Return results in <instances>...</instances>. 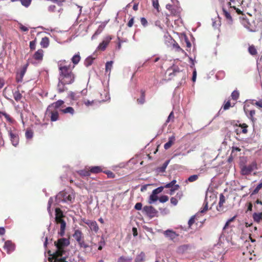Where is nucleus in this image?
<instances>
[{
	"label": "nucleus",
	"mask_w": 262,
	"mask_h": 262,
	"mask_svg": "<svg viewBox=\"0 0 262 262\" xmlns=\"http://www.w3.org/2000/svg\"><path fill=\"white\" fill-rule=\"evenodd\" d=\"M82 221L89 227L92 231L94 232L95 233L98 232L99 228L96 221L85 219H83Z\"/></svg>",
	"instance_id": "7"
},
{
	"label": "nucleus",
	"mask_w": 262,
	"mask_h": 262,
	"mask_svg": "<svg viewBox=\"0 0 262 262\" xmlns=\"http://www.w3.org/2000/svg\"><path fill=\"white\" fill-rule=\"evenodd\" d=\"M170 202L175 206L178 204V199L176 198L172 197L170 199Z\"/></svg>",
	"instance_id": "56"
},
{
	"label": "nucleus",
	"mask_w": 262,
	"mask_h": 262,
	"mask_svg": "<svg viewBox=\"0 0 262 262\" xmlns=\"http://www.w3.org/2000/svg\"><path fill=\"white\" fill-rule=\"evenodd\" d=\"M28 66V64H26L25 66H24L20 72V77L21 79L23 78V76H24V75L27 71Z\"/></svg>",
	"instance_id": "42"
},
{
	"label": "nucleus",
	"mask_w": 262,
	"mask_h": 262,
	"mask_svg": "<svg viewBox=\"0 0 262 262\" xmlns=\"http://www.w3.org/2000/svg\"><path fill=\"white\" fill-rule=\"evenodd\" d=\"M261 188H262V182L257 185V186L256 187V188L252 191L251 194L254 195V194H257Z\"/></svg>",
	"instance_id": "37"
},
{
	"label": "nucleus",
	"mask_w": 262,
	"mask_h": 262,
	"mask_svg": "<svg viewBox=\"0 0 262 262\" xmlns=\"http://www.w3.org/2000/svg\"><path fill=\"white\" fill-rule=\"evenodd\" d=\"M60 70V76L59 80L66 84H71L74 80V76L70 68L67 66H62L61 63H59Z\"/></svg>",
	"instance_id": "3"
},
{
	"label": "nucleus",
	"mask_w": 262,
	"mask_h": 262,
	"mask_svg": "<svg viewBox=\"0 0 262 262\" xmlns=\"http://www.w3.org/2000/svg\"><path fill=\"white\" fill-rule=\"evenodd\" d=\"M9 135L10 136L12 144L13 146H16L19 142L18 135L16 133H13L10 130H9Z\"/></svg>",
	"instance_id": "10"
},
{
	"label": "nucleus",
	"mask_w": 262,
	"mask_h": 262,
	"mask_svg": "<svg viewBox=\"0 0 262 262\" xmlns=\"http://www.w3.org/2000/svg\"><path fill=\"white\" fill-rule=\"evenodd\" d=\"M80 60V56L79 54H75L72 58V62L75 64H77L79 62Z\"/></svg>",
	"instance_id": "31"
},
{
	"label": "nucleus",
	"mask_w": 262,
	"mask_h": 262,
	"mask_svg": "<svg viewBox=\"0 0 262 262\" xmlns=\"http://www.w3.org/2000/svg\"><path fill=\"white\" fill-rule=\"evenodd\" d=\"M56 250L54 254V257L57 260H64L65 254L64 247L69 244L68 239L62 238L59 239L57 242H55Z\"/></svg>",
	"instance_id": "2"
},
{
	"label": "nucleus",
	"mask_w": 262,
	"mask_h": 262,
	"mask_svg": "<svg viewBox=\"0 0 262 262\" xmlns=\"http://www.w3.org/2000/svg\"><path fill=\"white\" fill-rule=\"evenodd\" d=\"M142 207V204L141 203H137L135 206V208L137 210H141Z\"/></svg>",
	"instance_id": "55"
},
{
	"label": "nucleus",
	"mask_w": 262,
	"mask_h": 262,
	"mask_svg": "<svg viewBox=\"0 0 262 262\" xmlns=\"http://www.w3.org/2000/svg\"><path fill=\"white\" fill-rule=\"evenodd\" d=\"M78 243L81 247H83L84 248H86L89 247V246L86 244H85V242L83 241H82V239L80 241V242H78Z\"/></svg>",
	"instance_id": "53"
},
{
	"label": "nucleus",
	"mask_w": 262,
	"mask_h": 262,
	"mask_svg": "<svg viewBox=\"0 0 262 262\" xmlns=\"http://www.w3.org/2000/svg\"><path fill=\"white\" fill-rule=\"evenodd\" d=\"M65 84H66L63 82L60 81V80H59V83L57 86L58 91H59V92L62 93L66 90L64 88Z\"/></svg>",
	"instance_id": "28"
},
{
	"label": "nucleus",
	"mask_w": 262,
	"mask_h": 262,
	"mask_svg": "<svg viewBox=\"0 0 262 262\" xmlns=\"http://www.w3.org/2000/svg\"><path fill=\"white\" fill-rule=\"evenodd\" d=\"M169 160L166 161V162H165L163 164V165H162L161 167H159V168H158V171H159V172H164V171H165V169H166V167H167V165H168V164H169Z\"/></svg>",
	"instance_id": "34"
},
{
	"label": "nucleus",
	"mask_w": 262,
	"mask_h": 262,
	"mask_svg": "<svg viewBox=\"0 0 262 262\" xmlns=\"http://www.w3.org/2000/svg\"><path fill=\"white\" fill-rule=\"evenodd\" d=\"M176 180H172L171 182L169 183H167L166 184L164 187H163L164 188H171V187H172L174 184H176Z\"/></svg>",
	"instance_id": "46"
},
{
	"label": "nucleus",
	"mask_w": 262,
	"mask_h": 262,
	"mask_svg": "<svg viewBox=\"0 0 262 262\" xmlns=\"http://www.w3.org/2000/svg\"><path fill=\"white\" fill-rule=\"evenodd\" d=\"M75 94L74 92H71L69 94V97L72 100H75L76 98L75 97Z\"/></svg>",
	"instance_id": "62"
},
{
	"label": "nucleus",
	"mask_w": 262,
	"mask_h": 262,
	"mask_svg": "<svg viewBox=\"0 0 262 262\" xmlns=\"http://www.w3.org/2000/svg\"><path fill=\"white\" fill-rule=\"evenodd\" d=\"M195 222V217L194 216H192L189 220L188 221V225L189 227H190L191 225L194 223Z\"/></svg>",
	"instance_id": "54"
},
{
	"label": "nucleus",
	"mask_w": 262,
	"mask_h": 262,
	"mask_svg": "<svg viewBox=\"0 0 262 262\" xmlns=\"http://www.w3.org/2000/svg\"><path fill=\"white\" fill-rule=\"evenodd\" d=\"M75 194L73 190L68 189L59 192L55 197V201L57 204L65 203L68 204L74 202Z\"/></svg>",
	"instance_id": "1"
},
{
	"label": "nucleus",
	"mask_w": 262,
	"mask_h": 262,
	"mask_svg": "<svg viewBox=\"0 0 262 262\" xmlns=\"http://www.w3.org/2000/svg\"><path fill=\"white\" fill-rule=\"evenodd\" d=\"M4 116L7 120L11 123L13 122V120L10 117V116L7 114H4Z\"/></svg>",
	"instance_id": "59"
},
{
	"label": "nucleus",
	"mask_w": 262,
	"mask_h": 262,
	"mask_svg": "<svg viewBox=\"0 0 262 262\" xmlns=\"http://www.w3.org/2000/svg\"><path fill=\"white\" fill-rule=\"evenodd\" d=\"M253 104L255 105L258 107L262 108V99L259 101H255V102L253 103Z\"/></svg>",
	"instance_id": "51"
},
{
	"label": "nucleus",
	"mask_w": 262,
	"mask_h": 262,
	"mask_svg": "<svg viewBox=\"0 0 262 262\" xmlns=\"http://www.w3.org/2000/svg\"><path fill=\"white\" fill-rule=\"evenodd\" d=\"M138 102L140 104H143L145 102V95L144 93L142 92L141 97L137 100Z\"/></svg>",
	"instance_id": "45"
},
{
	"label": "nucleus",
	"mask_w": 262,
	"mask_h": 262,
	"mask_svg": "<svg viewBox=\"0 0 262 262\" xmlns=\"http://www.w3.org/2000/svg\"><path fill=\"white\" fill-rule=\"evenodd\" d=\"M60 111L63 114L69 113L71 115H73L75 112L74 108L71 106L68 107L66 108H61L60 110Z\"/></svg>",
	"instance_id": "24"
},
{
	"label": "nucleus",
	"mask_w": 262,
	"mask_h": 262,
	"mask_svg": "<svg viewBox=\"0 0 262 262\" xmlns=\"http://www.w3.org/2000/svg\"><path fill=\"white\" fill-rule=\"evenodd\" d=\"M32 0H20L21 4L26 7H28L31 4Z\"/></svg>",
	"instance_id": "44"
},
{
	"label": "nucleus",
	"mask_w": 262,
	"mask_h": 262,
	"mask_svg": "<svg viewBox=\"0 0 262 262\" xmlns=\"http://www.w3.org/2000/svg\"><path fill=\"white\" fill-rule=\"evenodd\" d=\"M239 97V93L237 91H234L231 94V97L233 100H237Z\"/></svg>",
	"instance_id": "41"
},
{
	"label": "nucleus",
	"mask_w": 262,
	"mask_h": 262,
	"mask_svg": "<svg viewBox=\"0 0 262 262\" xmlns=\"http://www.w3.org/2000/svg\"><path fill=\"white\" fill-rule=\"evenodd\" d=\"M163 189L164 187L163 186H160L153 190L151 194L149 196L148 203L149 204H152L154 202H156L158 199L157 194L163 191Z\"/></svg>",
	"instance_id": "6"
},
{
	"label": "nucleus",
	"mask_w": 262,
	"mask_h": 262,
	"mask_svg": "<svg viewBox=\"0 0 262 262\" xmlns=\"http://www.w3.org/2000/svg\"><path fill=\"white\" fill-rule=\"evenodd\" d=\"M257 169V164L255 162H252L248 165L243 166L241 168V173L243 175H248L251 173L254 170Z\"/></svg>",
	"instance_id": "5"
},
{
	"label": "nucleus",
	"mask_w": 262,
	"mask_h": 262,
	"mask_svg": "<svg viewBox=\"0 0 262 262\" xmlns=\"http://www.w3.org/2000/svg\"><path fill=\"white\" fill-rule=\"evenodd\" d=\"M174 141H175V136H174L173 135V136L169 137L168 141L164 144V148L165 149H168V148H169L171 147V146L173 144Z\"/></svg>",
	"instance_id": "20"
},
{
	"label": "nucleus",
	"mask_w": 262,
	"mask_h": 262,
	"mask_svg": "<svg viewBox=\"0 0 262 262\" xmlns=\"http://www.w3.org/2000/svg\"><path fill=\"white\" fill-rule=\"evenodd\" d=\"M101 171L102 169L101 167L99 166L92 167L90 169V171L92 173H97L101 172Z\"/></svg>",
	"instance_id": "33"
},
{
	"label": "nucleus",
	"mask_w": 262,
	"mask_h": 262,
	"mask_svg": "<svg viewBox=\"0 0 262 262\" xmlns=\"http://www.w3.org/2000/svg\"><path fill=\"white\" fill-rule=\"evenodd\" d=\"M43 55V51L42 50H37L34 54L33 58L37 60H41Z\"/></svg>",
	"instance_id": "19"
},
{
	"label": "nucleus",
	"mask_w": 262,
	"mask_h": 262,
	"mask_svg": "<svg viewBox=\"0 0 262 262\" xmlns=\"http://www.w3.org/2000/svg\"><path fill=\"white\" fill-rule=\"evenodd\" d=\"M152 6L155 9L159 11V5L158 0H152Z\"/></svg>",
	"instance_id": "48"
},
{
	"label": "nucleus",
	"mask_w": 262,
	"mask_h": 262,
	"mask_svg": "<svg viewBox=\"0 0 262 262\" xmlns=\"http://www.w3.org/2000/svg\"><path fill=\"white\" fill-rule=\"evenodd\" d=\"M15 245L11 241H7L5 243L4 248L7 253L10 254L15 250Z\"/></svg>",
	"instance_id": "9"
},
{
	"label": "nucleus",
	"mask_w": 262,
	"mask_h": 262,
	"mask_svg": "<svg viewBox=\"0 0 262 262\" xmlns=\"http://www.w3.org/2000/svg\"><path fill=\"white\" fill-rule=\"evenodd\" d=\"M132 260L131 257H125L121 256L118 260V262H130Z\"/></svg>",
	"instance_id": "35"
},
{
	"label": "nucleus",
	"mask_w": 262,
	"mask_h": 262,
	"mask_svg": "<svg viewBox=\"0 0 262 262\" xmlns=\"http://www.w3.org/2000/svg\"><path fill=\"white\" fill-rule=\"evenodd\" d=\"M82 233L81 231L79 230H76L74 232V233L73 234V237L77 242H80L82 239Z\"/></svg>",
	"instance_id": "21"
},
{
	"label": "nucleus",
	"mask_w": 262,
	"mask_h": 262,
	"mask_svg": "<svg viewBox=\"0 0 262 262\" xmlns=\"http://www.w3.org/2000/svg\"><path fill=\"white\" fill-rule=\"evenodd\" d=\"M63 215L62 211L59 208H56L55 209V221L57 222L63 220Z\"/></svg>",
	"instance_id": "17"
},
{
	"label": "nucleus",
	"mask_w": 262,
	"mask_h": 262,
	"mask_svg": "<svg viewBox=\"0 0 262 262\" xmlns=\"http://www.w3.org/2000/svg\"><path fill=\"white\" fill-rule=\"evenodd\" d=\"M14 98L16 101H19L21 99L22 96L18 91H15L14 94Z\"/></svg>",
	"instance_id": "38"
},
{
	"label": "nucleus",
	"mask_w": 262,
	"mask_h": 262,
	"mask_svg": "<svg viewBox=\"0 0 262 262\" xmlns=\"http://www.w3.org/2000/svg\"><path fill=\"white\" fill-rule=\"evenodd\" d=\"M25 135H26V137L27 138V139H31L32 137H33V133L32 130H27L26 132V134H25Z\"/></svg>",
	"instance_id": "43"
},
{
	"label": "nucleus",
	"mask_w": 262,
	"mask_h": 262,
	"mask_svg": "<svg viewBox=\"0 0 262 262\" xmlns=\"http://www.w3.org/2000/svg\"><path fill=\"white\" fill-rule=\"evenodd\" d=\"M249 52L250 54L254 55L257 54V51L255 47L253 46H250L248 49Z\"/></svg>",
	"instance_id": "39"
},
{
	"label": "nucleus",
	"mask_w": 262,
	"mask_h": 262,
	"mask_svg": "<svg viewBox=\"0 0 262 262\" xmlns=\"http://www.w3.org/2000/svg\"><path fill=\"white\" fill-rule=\"evenodd\" d=\"M113 62L112 61H107L105 64V72H109V74H110V72L111 69L113 67Z\"/></svg>",
	"instance_id": "30"
},
{
	"label": "nucleus",
	"mask_w": 262,
	"mask_h": 262,
	"mask_svg": "<svg viewBox=\"0 0 262 262\" xmlns=\"http://www.w3.org/2000/svg\"><path fill=\"white\" fill-rule=\"evenodd\" d=\"M164 234L166 237L172 241H173L178 236V234L172 230H167L165 231Z\"/></svg>",
	"instance_id": "11"
},
{
	"label": "nucleus",
	"mask_w": 262,
	"mask_h": 262,
	"mask_svg": "<svg viewBox=\"0 0 262 262\" xmlns=\"http://www.w3.org/2000/svg\"><path fill=\"white\" fill-rule=\"evenodd\" d=\"M207 210H208V205H207V203H206L205 204V205L204 206V207L202 209H201V210H200V212L204 213V212H206Z\"/></svg>",
	"instance_id": "64"
},
{
	"label": "nucleus",
	"mask_w": 262,
	"mask_h": 262,
	"mask_svg": "<svg viewBox=\"0 0 262 262\" xmlns=\"http://www.w3.org/2000/svg\"><path fill=\"white\" fill-rule=\"evenodd\" d=\"M174 118V116L173 112H171L170 113V114L169 115V116L164 124V125H166L169 122H173Z\"/></svg>",
	"instance_id": "32"
},
{
	"label": "nucleus",
	"mask_w": 262,
	"mask_h": 262,
	"mask_svg": "<svg viewBox=\"0 0 262 262\" xmlns=\"http://www.w3.org/2000/svg\"><path fill=\"white\" fill-rule=\"evenodd\" d=\"M198 179V176L196 174H194L190 176L186 181H189L190 182H192L195 181Z\"/></svg>",
	"instance_id": "40"
},
{
	"label": "nucleus",
	"mask_w": 262,
	"mask_h": 262,
	"mask_svg": "<svg viewBox=\"0 0 262 262\" xmlns=\"http://www.w3.org/2000/svg\"><path fill=\"white\" fill-rule=\"evenodd\" d=\"M168 197L167 195H162L159 198V201L161 203L166 202L168 200Z\"/></svg>",
	"instance_id": "47"
},
{
	"label": "nucleus",
	"mask_w": 262,
	"mask_h": 262,
	"mask_svg": "<svg viewBox=\"0 0 262 262\" xmlns=\"http://www.w3.org/2000/svg\"><path fill=\"white\" fill-rule=\"evenodd\" d=\"M51 114V120L52 121H56L58 119V113L57 111L52 110L51 109L49 112H47Z\"/></svg>",
	"instance_id": "18"
},
{
	"label": "nucleus",
	"mask_w": 262,
	"mask_h": 262,
	"mask_svg": "<svg viewBox=\"0 0 262 262\" xmlns=\"http://www.w3.org/2000/svg\"><path fill=\"white\" fill-rule=\"evenodd\" d=\"M244 111L245 112L246 114H248V117L252 121H253V120H254V118H253V116H254V115L255 114V110H250V111H248L246 108V107L245 106L244 107Z\"/></svg>",
	"instance_id": "25"
},
{
	"label": "nucleus",
	"mask_w": 262,
	"mask_h": 262,
	"mask_svg": "<svg viewBox=\"0 0 262 262\" xmlns=\"http://www.w3.org/2000/svg\"><path fill=\"white\" fill-rule=\"evenodd\" d=\"M230 2L228 3V6L230 9L235 10L236 12L241 14L242 13L243 11L239 9L238 7L241 6L243 3V0H229Z\"/></svg>",
	"instance_id": "4"
},
{
	"label": "nucleus",
	"mask_w": 262,
	"mask_h": 262,
	"mask_svg": "<svg viewBox=\"0 0 262 262\" xmlns=\"http://www.w3.org/2000/svg\"><path fill=\"white\" fill-rule=\"evenodd\" d=\"M101 32H102L101 30H100V29L98 28L96 31V32L94 34V35L92 36V39H95L97 35H98L99 34H100L101 33Z\"/></svg>",
	"instance_id": "50"
},
{
	"label": "nucleus",
	"mask_w": 262,
	"mask_h": 262,
	"mask_svg": "<svg viewBox=\"0 0 262 262\" xmlns=\"http://www.w3.org/2000/svg\"><path fill=\"white\" fill-rule=\"evenodd\" d=\"M189 249L188 245H183L180 246L177 248V252L180 254H183L186 252Z\"/></svg>",
	"instance_id": "22"
},
{
	"label": "nucleus",
	"mask_w": 262,
	"mask_h": 262,
	"mask_svg": "<svg viewBox=\"0 0 262 262\" xmlns=\"http://www.w3.org/2000/svg\"><path fill=\"white\" fill-rule=\"evenodd\" d=\"M53 199L52 198H50L49 200V202H48V211L49 212V213H51V204L52 203H53Z\"/></svg>",
	"instance_id": "49"
},
{
	"label": "nucleus",
	"mask_w": 262,
	"mask_h": 262,
	"mask_svg": "<svg viewBox=\"0 0 262 262\" xmlns=\"http://www.w3.org/2000/svg\"><path fill=\"white\" fill-rule=\"evenodd\" d=\"M94 59V58H93L91 56L88 57L84 61V65L87 67H89L92 64Z\"/></svg>",
	"instance_id": "29"
},
{
	"label": "nucleus",
	"mask_w": 262,
	"mask_h": 262,
	"mask_svg": "<svg viewBox=\"0 0 262 262\" xmlns=\"http://www.w3.org/2000/svg\"><path fill=\"white\" fill-rule=\"evenodd\" d=\"M64 101L61 100H59L49 105L47 108V112H49L51 109L55 108L57 109L59 108L62 104H63Z\"/></svg>",
	"instance_id": "12"
},
{
	"label": "nucleus",
	"mask_w": 262,
	"mask_h": 262,
	"mask_svg": "<svg viewBox=\"0 0 262 262\" xmlns=\"http://www.w3.org/2000/svg\"><path fill=\"white\" fill-rule=\"evenodd\" d=\"M253 219L254 222L259 223L262 220V213L255 212L253 214Z\"/></svg>",
	"instance_id": "23"
},
{
	"label": "nucleus",
	"mask_w": 262,
	"mask_h": 262,
	"mask_svg": "<svg viewBox=\"0 0 262 262\" xmlns=\"http://www.w3.org/2000/svg\"><path fill=\"white\" fill-rule=\"evenodd\" d=\"M230 106V102L229 101L227 102L224 105V110H228Z\"/></svg>",
	"instance_id": "63"
},
{
	"label": "nucleus",
	"mask_w": 262,
	"mask_h": 262,
	"mask_svg": "<svg viewBox=\"0 0 262 262\" xmlns=\"http://www.w3.org/2000/svg\"><path fill=\"white\" fill-rule=\"evenodd\" d=\"M49 45V38L47 37H43L40 42V45L42 48H47Z\"/></svg>",
	"instance_id": "27"
},
{
	"label": "nucleus",
	"mask_w": 262,
	"mask_h": 262,
	"mask_svg": "<svg viewBox=\"0 0 262 262\" xmlns=\"http://www.w3.org/2000/svg\"><path fill=\"white\" fill-rule=\"evenodd\" d=\"M241 127L243 128L242 132L244 134H246L247 133V125L246 124H243L241 125Z\"/></svg>",
	"instance_id": "58"
},
{
	"label": "nucleus",
	"mask_w": 262,
	"mask_h": 262,
	"mask_svg": "<svg viewBox=\"0 0 262 262\" xmlns=\"http://www.w3.org/2000/svg\"><path fill=\"white\" fill-rule=\"evenodd\" d=\"M57 224H60V232L59 234L61 236H63L64 234L66 227V223L63 220H60L57 222H56Z\"/></svg>",
	"instance_id": "16"
},
{
	"label": "nucleus",
	"mask_w": 262,
	"mask_h": 262,
	"mask_svg": "<svg viewBox=\"0 0 262 262\" xmlns=\"http://www.w3.org/2000/svg\"><path fill=\"white\" fill-rule=\"evenodd\" d=\"M78 173L82 176H88L90 174L91 171L90 170L84 169L80 170Z\"/></svg>",
	"instance_id": "36"
},
{
	"label": "nucleus",
	"mask_w": 262,
	"mask_h": 262,
	"mask_svg": "<svg viewBox=\"0 0 262 262\" xmlns=\"http://www.w3.org/2000/svg\"><path fill=\"white\" fill-rule=\"evenodd\" d=\"M143 211L148 216L150 217L156 216L157 211L151 206H145L143 208Z\"/></svg>",
	"instance_id": "8"
},
{
	"label": "nucleus",
	"mask_w": 262,
	"mask_h": 262,
	"mask_svg": "<svg viewBox=\"0 0 262 262\" xmlns=\"http://www.w3.org/2000/svg\"><path fill=\"white\" fill-rule=\"evenodd\" d=\"M234 11V10H232L229 8V10L226 9L225 8H223V12L226 18L228 20L229 23L231 24L232 23V18L230 15V13Z\"/></svg>",
	"instance_id": "14"
},
{
	"label": "nucleus",
	"mask_w": 262,
	"mask_h": 262,
	"mask_svg": "<svg viewBox=\"0 0 262 262\" xmlns=\"http://www.w3.org/2000/svg\"><path fill=\"white\" fill-rule=\"evenodd\" d=\"M141 23L144 27L147 26L148 24L146 19L144 17L141 18Z\"/></svg>",
	"instance_id": "52"
},
{
	"label": "nucleus",
	"mask_w": 262,
	"mask_h": 262,
	"mask_svg": "<svg viewBox=\"0 0 262 262\" xmlns=\"http://www.w3.org/2000/svg\"><path fill=\"white\" fill-rule=\"evenodd\" d=\"M111 39V38L109 37L105 38V39H104L103 41L97 47V50L104 51L106 49Z\"/></svg>",
	"instance_id": "13"
},
{
	"label": "nucleus",
	"mask_w": 262,
	"mask_h": 262,
	"mask_svg": "<svg viewBox=\"0 0 262 262\" xmlns=\"http://www.w3.org/2000/svg\"><path fill=\"white\" fill-rule=\"evenodd\" d=\"M56 9V6L55 5H51L48 7V11L51 12H54Z\"/></svg>",
	"instance_id": "60"
},
{
	"label": "nucleus",
	"mask_w": 262,
	"mask_h": 262,
	"mask_svg": "<svg viewBox=\"0 0 262 262\" xmlns=\"http://www.w3.org/2000/svg\"><path fill=\"white\" fill-rule=\"evenodd\" d=\"M94 103V101L85 100L84 101V104L87 106L92 105Z\"/></svg>",
	"instance_id": "57"
},
{
	"label": "nucleus",
	"mask_w": 262,
	"mask_h": 262,
	"mask_svg": "<svg viewBox=\"0 0 262 262\" xmlns=\"http://www.w3.org/2000/svg\"><path fill=\"white\" fill-rule=\"evenodd\" d=\"M145 255L144 253L141 252L138 255L135 260V262H143L145 260Z\"/></svg>",
	"instance_id": "26"
},
{
	"label": "nucleus",
	"mask_w": 262,
	"mask_h": 262,
	"mask_svg": "<svg viewBox=\"0 0 262 262\" xmlns=\"http://www.w3.org/2000/svg\"><path fill=\"white\" fill-rule=\"evenodd\" d=\"M19 28L22 31L26 32L28 31V28L22 24L19 25Z\"/></svg>",
	"instance_id": "61"
},
{
	"label": "nucleus",
	"mask_w": 262,
	"mask_h": 262,
	"mask_svg": "<svg viewBox=\"0 0 262 262\" xmlns=\"http://www.w3.org/2000/svg\"><path fill=\"white\" fill-rule=\"evenodd\" d=\"M225 196L222 193L220 194L219 205L216 207V209L218 211H222L223 210V205L225 203Z\"/></svg>",
	"instance_id": "15"
}]
</instances>
